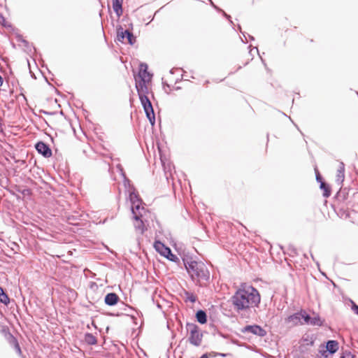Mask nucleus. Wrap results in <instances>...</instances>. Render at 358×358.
<instances>
[{
	"label": "nucleus",
	"instance_id": "nucleus-7",
	"mask_svg": "<svg viewBox=\"0 0 358 358\" xmlns=\"http://www.w3.org/2000/svg\"><path fill=\"white\" fill-rule=\"evenodd\" d=\"M243 334H251L259 337H264L266 335V331L257 324L246 325L241 329Z\"/></svg>",
	"mask_w": 358,
	"mask_h": 358
},
{
	"label": "nucleus",
	"instance_id": "nucleus-36",
	"mask_svg": "<svg viewBox=\"0 0 358 358\" xmlns=\"http://www.w3.org/2000/svg\"><path fill=\"white\" fill-rule=\"evenodd\" d=\"M249 37H250V40H254V37L253 36H251L249 35Z\"/></svg>",
	"mask_w": 358,
	"mask_h": 358
},
{
	"label": "nucleus",
	"instance_id": "nucleus-33",
	"mask_svg": "<svg viewBox=\"0 0 358 358\" xmlns=\"http://www.w3.org/2000/svg\"><path fill=\"white\" fill-rule=\"evenodd\" d=\"M216 355H219V356H221V357H226V355L225 354H223V353H217Z\"/></svg>",
	"mask_w": 358,
	"mask_h": 358
},
{
	"label": "nucleus",
	"instance_id": "nucleus-25",
	"mask_svg": "<svg viewBox=\"0 0 358 358\" xmlns=\"http://www.w3.org/2000/svg\"><path fill=\"white\" fill-rule=\"evenodd\" d=\"M13 340H14V348H15V350H16L17 353L18 355H21L22 354V350H21V348L20 347V345L17 342V341L13 338Z\"/></svg>",
	"mask_w": 358,
	"mask_h": 358
},
{
	"label": "nucleus",
	"instance_id": "nucleus-8",
	"mask_svg": "<svg viewBox=\"0 0 358 358\" xmlns=\"http://www.w3.org/2000/svg\"><path fill=\"white\" fill-rule=\"evenodd\" d=\"M37 152L44 157L48 158L52 156V150L49 145L43 141H38L35 145Z\"/></svg>",
	"mask_w": 358,
	"mask_h": 358
},
{
	"label": "nucleus",
	"instance_id": "nucleus-32",
	"mask_svg": "<svg viewBox=\"0 0 358 358\" xmlns=\"http://www.w3.org/2000/svg\"><path fill=\"white\" fill-rule=\"evenodd\" d=\"M199 358H208V355L207 353L203 354L201 357Z\"/></svg>",
	"mask_w": 358,
	"mask_h": 358
},
{
	"label": "nucleus",
	"instance_id": "nucleus-31",
	"mask_svg": "<svg viewBox=\"0 0 358 358\" xmlns=\"http://www.w3.org/2000/svg\"><path fill=\"white\" fill-rule=\"evenodd\" d=\"M29 192H30V189H25L23 190L22 194H28Z\"/></svg>",
	"mask_w": 358,
	"mask_h": 358
},
{
	"label": "nucleus",
	"instance_id": "nucleus-16",
	"mask_svg": "<svg viewBox=\"0 0 358 358\" xmlns=\"http://www.w3.org/2000/svg\"><path fill=\"white\" fill-rule=\"evenodd\" d=\"M196 319L198 322L201 324L207 322V315L206 313L203 310H199L196 313Z\"/></svg>",
	"mask_w": 358,
	"mask_h": 358
},
{
	"label": "nucleus",
	"instance_id": "nucleus-18",
	"mask_svg": "<svg viewBox=\"0 0 358 358\" xmlns=\"http://www.w3.org/2000/svg\"><path fill=\"white\" fill-rule=\"evenodd\" d=\"M84 341L90 345H96L97 343L96 338L91 333H86L84 336Z\"/></svg>",
	"mask_w": 358,
	"mask_h": 358
},
{
	"label": "nucleus",
	"instance_id": "nucleus-6",
	"mask_svg": "<svg viewBox=\"0 0 358 358\" xmlns=\"http://www.w3.org/2000/svg\"><path fill=\"white\" fill-rule=\"evenodd\" d=\"M117 40L123 43L127 42L130 45H134L136 42V37L133 33L127 29H124L121 26L117 28Z\"/></svg>",
	"mask_w": 358,
	"mask_h": 358
},
{
	"label": "nucleus",
	"instance_id": "nucleus-26",
	"mask_svg": "<svg viewBox=\"0 0 358 358\" xmlns=\"http://www.w3.org/2000/svg\"><path fill=\"white\" fill-rule=\"evenodd\" d=\"M164 257L167 258L168 259L172 262H176L178 259V257L175 255H173L171 251L170 255L166 254V255Z\"/></svg>",
	"mask_w": 358,
	"mask_h": 358
},
{
	"label": "nucleus",
	"instance_id": "nucleus-30",
	"mask_svg": "<svg viewBox=\"0 0 358 358\" xmlns=\"http://www.w3.org/2000/svg\"><path fill=\"white\" fill-rule=\"evenodd\" d=\"M316 180L317 182H319L320 184H321V182H323L322 181V176L318 173L316 175Z\"/></svg>",
	"mask_w": 358,
	"mask_h": 358
},
{
	"label": "nucleus",
	"instance_id": "nucleus-4",
	"mask_svg": "<svg viewBox=\"0 0 358 358\" xmlns=\"http://www.w3.org/2000/svg\"><path fill=\"white\" fill-rule=\"evenodd\" d=\"M186 329L189 333V343L195 347H199L202 343L203 337L202 330L196 324L189 322L186 324Z\"/></svg>",
	"mask_w": 358,
	"mask_h": 358
},
{
	"label": "nucleus",
	"instance_id": "nucleus-9",
	"mask_svg": "<svg viewBox=\"0 0 358 358\" xmlns=\"http://www.w3.org/2000/svg\"><path fill=\"white\" fill-rule=\"evenodd\" d=\"M138 81L150 82L152 75L148 71V65L145 63H141L139 66L138 72Z\"/></svg>",
	"mask_w": 358,
	"mask_h": 358
},
{
	"label": "nucleus",
	"instance_id": "nucleus-38",
	"mask_svg": "<svg viewBox=\"0 0 358 358\" xmlns=\"http://www.w3.org/2000/svg\"><path fill=\"white\" fill-rule=\"evenodd\" d=\"M243 37H245V40H247V38H246V36H245V35L244 34H243Z\"/></svg>",
	"mask_w": 358,
	"mask_h": 358
},
{
	"label": "nucleus",
	"instance_id": "nucleus-24",
	"mask_svg": "<svg viewBox=\"0 0 358 358\" xmlns=\"http://www.w3.org/2000/svg\"><path fill=\"white\" fill-rule=\"evenodd\" d=\"M116 168H117V169L120 171V174H121V175L123 176V178H124V182H129V180L126 178V175H125V173H124V170H123V168H122V165H121V164H117Z\"/></svg>",
	"mask_w": 358,
	"mask_h": 358
},
{
	"label": "nucleus",
	"instance_id": "nucleus-39",
	"mask_svg": "<svg viewBox=\"0 0 358 358\" xmlns=\"http://www.w3.org/2000/svg\"><path fill=\"white\" fill-rule=\"evenodd\" d=\"M238 29L241 30V27L240 25H238Z\"/></svg>",
	"mask_w": 358,
	"mask_h": 358
},
{
	"label": "nucleus",
	"instance_id": "nucleus-37",
	"mask_svg": "<svg viewBox=\"0 0 358 358\" xmlns=\"http://www.w3.org/2000/svg\"><path fill=\"white\" fill-rule=\"evenodd\" d=\"M213 352L209 353V356H213Z\"/></svg>",
	"mask_w": 358,
	"mask_h": 358
},
{
	"label": "nucleus",
	"instance_id": "nucleus-14",
	"mask_svg": "<svg viewBox=\"0 0 358 358\" xmlns=\"http://www.w3.org/2000/svg\"><path fill=\"white\" fill-rule=\"evenodd\" d=\"M326 348L330 354H334L338 350V342L334 340L328 341Z\"/></svg>",
	"mask_w": 358,
	"mask_h": 358
},
{
	"label": "nucleus",
	"instance_id": "nucleus-20",
	"mask_svg": "<svg viewBox=\"0 0 358 358\" xmlns=\"http://www.w3.org/2000/svg\"><path fill=\"white\" fill-rule=\"evenodd\" d=\"M313 326H322V321L318 315L314 314L313 317H310V320L309 321V324Z\"/></svg>",
	"mask_w": 358,
	"mask_h": 358
},
{
	"label": "nucleus",
	"instance_id": "nucleus-5",
	"mask_svg": "<svg viewBox=\"0 0 358 358\" xmlns=\"http://www.w3.org/2000/svg\"><path fill=\"white\" fill-rule=\"evenodd\" d=\"M144 210V208H141L138 204L135 206L132 209V214L134 219V227L136 230L139 231L141 234H143L145 229V226L143 220V215L141 211Z\"/></svg>",
	"mask_w": 358,
	"mask_h": 358
},
{
	"label": "nucleus",
	"instance_id": "nucleus-17",
	"mask_svg": "<svg viewBox=\"0 0 358 358\" xmlns=\"http://www.w3.org/2000/svg\"><path fill=\"white\" fill-rule=\"evenodd\" d=\"M129 198H130V201L132 203L131 210L135 207V206H137V204H138L139 206L141 207V201L139 199L138 195L136 192H130Z\"/></svg>",
	"mask_w": 358,
	"mask_h": 358
},
{
	"label": "nucleus",
	"instance_id": "nucleus-23",
	"mask_svg": "<svg viewBox=\"0 0 358 358\" xmlns=\"http://www.w3.org/2000/svg\"><path fill=\"white\" fill-rule=\"evenodd\" d=\"M310 315L306 313V310H301V317L303 320V323L308 324L310 320Z\"/></svg>",
	"mask_w": 358,
	"mask_h": 358
},
{
	"label": "nucleus",
	"instance_id": "nucleus-1",
	"mask_svg": "<svg viewBox=\"0 0 358 358\" xmlns=\"http://www.w3.org/2000/svg\"><path fill=\"white\" fill-rule=\"evenodd\" d=\"M261 301L259 291L251 285H241L231 298L234 310L242 317L258 307Z\"/></svg>",
	"mask_w": 358,
	"mask_h": 358
},
{
	"label": "nucleus",
	"instance_id": "nucleus-2",
	"mask_svg": "<svg viewBox=\"0 0 358 358\" xmlns=\"http://www.w3.org/2000/svg\"><path fill=\"white\" fill-rule=\"evenodd\" d=\"M185 268L196 285L206 287L210 281V271L202 262H185Z\"/></svg>",
	"mask_w": 358,
	"mask_h": 358
},
{
	"label": "nucleus",
	"instance_id": "nucleus-28",
	"mask_svg": "<svg viewBox=\"0 0 358 358\" xmlns=\"http://www.w3.org/2000/svg\"><path fill=\"white\" fill-rule=\"evenodd\" d=\"M355 356L350 352H346L345 354L340 358H354Z\"/></svg>",
	"mask_w": 358,
	"mask_h": 358
},
{
	"label": "nucleus",
	"instance_id": "nucleus-27",
	"mask_svg": "<svg viewBox=\"0 0 358 358\" xmlns=\"http://www.w3.org/2000/svg\"><path fill=\"white\" fill-rule=\"evenodd\" d=\"M210 2H211V3H212V5H213V6L216 9H218L219 10L222 11V13L223 15H224V17H226V18H227V20H229L231 24L233 23V22H232V21H231V16H230L229 15L227 14L224 11H223V10H222L219 9L218 8H217V7L213 4V3L211 1H210Z\"/></svg>",
	"mask_w": 358,
	"mask_h": 358
},
{
	"label": "nucleus",
	"instance_id": "nucleus-11",
	"mask_svg": "<svg viewBox=\"0 0 358 358\" xmlns=\"http://www.w3.org/2000/svg\"><path fill=\"white\" fill-rule=\"evenodd\" d=\"M345 179V164L343 162L339 163V166L337 170L336 182L339 186H342Z\"/></svg>",
	"mask_w": 358,
	"mask_h": 358
},
{
	"label": "nucleus",
	"instance_id": "nucleus-22",
	"mask_svg": "<svg viewBox=\"0 0 358 358\" xmlns=\"http://www.w3.org/2000/svg\"><path fill=\"white\" fill-rule=\"evenodd\" d=\"M185 301L194 303L196 301V296L192 292H185Z\"/></svg>",
	"mask_w": 358,
	"mask_h": 358
},
{
	"label": "nucleus",
	"instance_id": "nucleus-41",
	"mask_svg": "<svg viewBox=\"0 0 358 358\" xmlns=\"http://www.w3.org/2000/svg\"><path fill=\"white\" fill-rule=\"evenodd\" d=\"M357 94H358V92H357Z\"/></svg>",
	"mask_w": 358,
	"mask_h": 358
},
{
	"label": "nucleus",
	"instance_id": "nucleus-34",
	"mask_svg": "<svg viewBox=\"0 0 358 358\" xmlns=\"http://www.w3.org/2000/svg\"><path fill=\"white\" fill-rule=\"evenodd\" d=\"M3 83V78H2V77L0 76V87H1V86H2Z\"/></svg>",
	"mask_w": 358,
	"mask_h": 358
},
{
	"label": "nucleus",
	"instance_id": "nucleus-29",
	"mask_svg": "<svg viewBox=\"0 0 358 358\" xmlns=\"http://www.w3.org/2000/svg\"><path fill=\"white\" fill-rule=\"evenodd\" d=\"M352 309L357 315H358V306L355 304L354 302H352Z\"/></svg>",
	"mask_w": 358,
	"mask_h": 358
},
{
	"label": "nucleus",
	"instance_id": "nucleus-12",
	"mask_svg": "<svg viewBox=\"0 0 358 358\" xmlns=\"http://www.w3.org/2000/svg\"><path fill=\"white\" fill-rule=\"evenodd\" d=\"M119 301V296L116 293L110 292L106 295L104 301L108 306H115Z\"/></svg>",
	"mask_w": 358,
	"mask_h": 358
},
{
	"label": "nucleus",
	"instance_id": "nucleus-10",
	"mask_svg": "<svg viewBox=\"0 0 358 358\" xmlns=\"http://www.w3.org/2000/svg\"><path fill=\"white\" fill-rule=\"evenodd\" d=\"M154 248L157 252L164 257H165L166 254H171V249L159 241L155 242Z\"/></svg>",
	"mask_w": 358,
	"mask_h": 358
},
{
	"label": "nucleus",
	"instance_id": "nucleus-13",
	"mask_svg": "<svg viewBox=\"0 0 358 358\" xmlns=\"http://www.w3.org/2000/svg\"><path fill=\"white\" fill-rule=\"evenodd\" d=\"M301 310L299 312L289 316L287 319V322H292L294 325H296L299 323L302 324L303 322H301Z\"/></svg>",
	"mask_w": 358,
	"mask_h": 358
},
{
	"label": "nucleus",
	"instance_id": "nucleus-35",
	"mask_svg": "<svg viewBox=\"0 0 358 358\" xmlns=\"http://www.w3.org/2000/svg\"><path fill=\"white\" fill-rule=\"evenodd\" d=\"M292 252H293L294 254H296V249L292 248Z\"/></svg>",
	"mask_w": 358,
	"mask_h": 358
},
{
	"label": "nucleus",
	"instance_id": "nucleus-19",
	"mask_svg": "<svg viewBox=\"0 0 358 358\" xmlns=\"http://www.w3.org/2000/svg\"><path fill=\"white\" fill-rule=\"evenodd\" d=\"M320 188L324 191V192H323L324 197L327 198V197L330 196L331 188L327 183H326L325 182H321Z\"/></svg>",
	"mask_w": 358,
	"mask_h": 358
},
{
	"label": "nucleus",
	"instance_id": "nucleus-40",
	"mask_svg": "<svg viewBox=\"0 0 358 358\" xmlns=\"http://www.w3.org/2000/svg\"><path fill=\"white\" fill-rule=\"evenodd\" d=\"M24 43H27V42L25 40L22 41Z\"/></svg>",
	"mask_w": 358,
	"mask_h": 358
},
{
	"label": "nucleus",
	"instance_id": "nucleus-21",
	"mask_svg": "<svg viewBox=\"0 0 358 358\" xmlns=\"http://www.w3.org/2000/svg\"><path fill=\"white\" fill-rule=\"evenodd\" d=\"M0 302L8 305L10 303V299L8 295L4 292L2 287H0Z\"/></svg>",
	"mask_w": 358,
	"mask_h": 358
},
{
	"label": "nucleus",
	"instance_id": "nucleus-15",
	"mask_svg": "<svg viewBox=\"0 0 358 358\" xmlns=\"http://www.w3.org/2000/svg\"><path fill=\"white\" fill-rule=\"evenodd\" d=\"M122 2L123 0H113V8L117 17L122 15Z\"/></svg>",
	"mask_w": 358,
	"mask_h": 358
},
{
	"label": "nucleus",
	"instance_id": "nucleus-3",
	"mask_svg": "<svg viewBox=\"0 0 358 358\" xmlns=\"http://www.w3.org/2000/svg\"><path fill=\"white\" fill-rule=\"evenodd\" d=\"M148 82L138 81L136 79V88L141 101V105L144 109L146 117L149 120L150 124L153 126L155 123V115L153 107L150 99L148 96L149 93L148 87L146 85Z\"/></svg>",
	"mask_w": 358,
	"mask_h": 358
}]
</instances>
